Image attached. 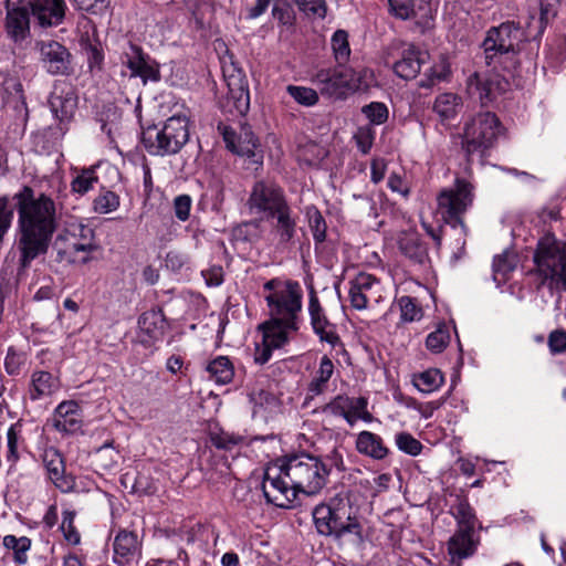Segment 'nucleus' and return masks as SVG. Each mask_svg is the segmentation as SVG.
<instances>
[{
  "label": "nucleus",
  "instance_id": "bf43d9fd",
  "mask_svg": "<svg viewBox=\"0 0 566 566\" xmlns=\"http://www.w3.org/2000/svg\"><path fill=\"white\" fill-rule=\"evenodd\" d=\"M66 232L73 240L82 242H94V230L83 222L71 223L67 227Z\"/></svg>",
  "mask_w": 566,
  "mask_h": 566
},
{
  "label": "nucleus",
  "instance_id": "a211bd4d",
  "mask_svg": "<svg viewBox=\"0 0 566 566\" xmlns=\"http://www.w3.org/2000/svg\"><path fill=\"white\" fill-rule=\"evenodd\" d=\"M43 467L50 481L62 492L73 491L75 480L65 473L63 455L54 447L45 448L41 454Z\"/></svg>",
  "mask_w": 566,
  "mask_h": 566
},
{
  "label": "nucleus",
  "instance_id": "473e14b6",
  "mask_svg": "<svg viewBox=\"0 0 566 566\" xmlns=\"http://www.w3.org/2000/svg\"><path fill=\"white\" fill-rule=\"evenodd\" d=\"M211 379L217 384H229L234 376V367L227 356H218L212 359L206 367Z\"/></svg>",
  "mask_w": 566,
  "mask_h": 566
},
{
  "label": "nucleus",
  "instance_id": "c85d7f7f",
  "mask_svg": "<svg viewBox=\"0 0 566 566\" xmlns=\"http://www.w3.org/2000/svg\"><path fill=\"white\" fill-rule=\"evenodd\" d=\"M356 448L358 452L378 460L384 459L388 453V449L384 446L382 439L370 431H361L358 434Z\"/></svg>",
  "mask_w": 566,
  "mask_h": 566
},
{
  "label": "nucleus",
  "instance_id": "58836bf2",
  "mask_svg": "<svg viewBox=\"0 0 566 566\" xmlns=\"http://www.w3.org/2000/svg\"><path fill=\"white\" fill-rule=\"evenodd\" d=\"M119 196L105 187L101 188L99 192L92 202L93 211L98 214H107L114 212L119 208Z\"/></svg>",
  "mask_w": 566,
  "mask_h": 566
},
{
  "label": "nucleus",
  "instance_id": "6e6d98bb",
  "mask_svg": "<svg viewBox=\"0 0 566 566\" xmlns=\"http://www.w3.org/2000/svg\"><path fill=\"white\" fill-rule=\"evenodd\" d=\"M62 515L61 530L64 538L73 545L78 544L81 536L74 526L75 512L65 510Z\"/></svg>",
  "mask_w": 566,
  "mask_h": 566
},
{
  "label": "nucleus",
  "instance_id": "aec40b11",
  "mask_svg": "<svg viewBox=\"0 0 566 566\" xmlns=\"http://www.w3.org/2000/svg\"><path fill=\"white\" fill-rule=\"evenodd\" d=\"M224 81L228 86V101L233 103L238 114L244 115L250 107V93L245 74L235 73L229 75Z\"/></svg>",
  "mask_w": 566,
  "mask_h": 566
},
{
  "label": "nucleus",
  "instance_id": "0eeeda50",
  "mask_svg": "<svg viewBox=\"0 0 566 566\" xmlns=\"http://www.w3.org/2000/svg\"><path fill=\"white\" fill-rule=\"evenodd\" d=\"M501 132V122L494 113L480 112L470 117L463 125L462 150L468 157L482 156L495 145Z\"/></svg>",
  "mask_w": 566,
  "mask_h": 566
},
{
  "label": "nucleus",
  "instance_id": "2eb2a0df",
  "mask_svg": "<svg viewBox=\"0 0 566 566\" xmlns=\"http://www.w3.org/2000/svg\"><path fill=\"white\" fill-rule=\"evenodd\" d=\"M38 46L43 67L50 74L65 75L72 71V55L60 42L42 41L38 43Z\"/></svg>",
  "mask_w": 566,
  "mask_h": 566
},
{
  "label": "nucleus",
  "instance_id": "6e6552de",
  "mask_svg": "<svg viewBox=\"0 0 566 566\" xmlns=\"http://www.w3.org/2000/svg\"><path fill=\"white\" fill-rule=\"evenodd\" d=\"M189 139L188 118L185 115L169 117L161 129L148 127L143 134V143L151 155L177 154Z\"/></svg>",
  "mask_w": 566,
  "mask_h": 566
},
{
  "label": "nucleus",
  "instance_id": "09e8293b",
  "mask_svg": "<svg viewBox=\"0 0 566 566\" xmlns=\"http://www.w3.org/2000/svg\"><path fill=\"white\" fill-rule=\"evenodd\" d=\"M345 74L348 82L349 94L356 91H366L374 82V75L370 70H361L359 72L345 70Z\"/></svg>",
  "mask_w": 566,
  "mask_h": 566
},
{
  "label": "nucleus",
  "instance_id": "4c0bfd02",
  "mask_svg": "<svg viewBox=\"0 0 566 566\" xmlns=\"http://www.w3.org/2000/svg\"><path fill=\"white\" fill-rule=\"evenodd\" d=\"M164 323L160 311L150 310L140 315L138 327L149 338L157 339L163 334Z\"/></svg>",
  "mask_w": 566,
  "mask_h": 566
},
{
  "label": "nucleus",
  "instance_id": "c756f323",
  "mask_svg": "<svg viewBox=\"0 0 566 566\" xmlns=\"http://www.w3.org/2000/svg\"><path fill=\"white\" fill-rule=\"evenodd\" d=\"M321 94L334 98H345L349 94L345 70L334 71L325 78L321 77Z\"/></svg>",
  "mask_w": 566,
  "mask_h": 566
},
{
  "label": "nucleus",
  "instance_id": "13d9d810",
  "mask_svg": "<svg viewBox=\"0 0 566 566\" xmlns=\"http://www.w3.org/2000/svg\"><path fill=\"white\" fill-rule=\"evenodd\" d=\"M13 209L10 207V201L7 196L0 197V242L9 231L13 220Z\"/></svg>",
  "mask_w": 566,
  "mask_h": 566
},
{
  "label": "nucleus",
  "instance_id": "6ab92c4d",
  "mask_svg": "<svg viewBox=\"0 0 566 566\" xmlns=\"http://www.w3.org/2000/svg\"><path fill=\"white\" fill-rule=\"evenodd\" d=\"M480 544L479 535L475 532L457 530L448 542V552L451 563L461 566V560L472 556Z\"/></svg>",
  "mask_w": 566,
  "mask_h": 566
},
{
  "label": "nucleus",
  "instance_id": "bb28decb",
  "mask_svg": "<svg viewBox=\"0 0 566 566\" xmlns=\"http://www.w3.org/2000/svg\"><path fill=\"white\" fill-rule=\"evenodd\" d=\"M391 12L402 19L431 18V9L424 0H388Z\"/></svg>",
  "mask_w": 566,
  "mask_h": 566
},
{
  "label": "nucleus",
  "instance_id": "338daca9",
  "mask_svg": "<svg viewBox=\"0 0 566 566\" xmlns=\"http://www.w3.org/2000/svg\"><path fill=\"white\" fill-rule=\"evenodd\" d=\"M347 403V397L337 396L332 402L324 407V412L339 415L345 418L346 411H348Z\"/></svg>",
  "mask_w": 566,
  "mask_h": 566
},
{
  "label": "nucleus",
  "instance_id": "5fc2aeb1",
  "mask_svg": "<svg viewBox=\"0 0 566 566\" xmlns=\"http://www.w3.org/2000/svg\"><path fill=\"white\" fill-rule=\"evenodd\" d=\"M289 94L303 106H313L318 101L316 91L310 87L289 85L286 87Z\"/></svg>",
  "mask_w": 566,
  "mask_h": 566
},
{
  "label": "nucleus",
  "instance_id": "1a4fd4ad",
  "mask_svg": "<svg viewBox=\"0 0 566 566\" xmlns=\"http://www.w3.org/2000/svg\"><path fill=\"white\" fill-rule=\"evenodd\" d=\"M523 43L524 33L521 22L505 21L497 27H492L482 43L486 64L491 65L504 54L517 53Z\"/></svg>",
  "mask_w": 566,
  "mask_h": 566
},
{
  "label": "nucleus",
  "instance_id": "5701e85b",
  "mask_svg": "<svg viewBox=\"0 0 566 566\" xmlns=\"http://www.w3.org/2000/svg\"><path fill=\"white\" fill-rule=\"evenodd\" d=\"M113 547L114 562L124 566L139 554L140 544L134 532L123 530L116 535Z\"/></svg>",
  "mask_w": 566,
  "mask_h": 566
},
{
  "label": "nucleus",
  "instance_id": "79ce46f5",
  "mask_svg": "<svg viewBox=\"0 0 566 566\" xmlns=\"http://www.w3.org/2000/svg\"><path fill=\"white\" fill-rule=\"evenodd\" d=\"M120 455L112 442H106L94 453V463L102 470H112L118 464Z\"/></svg>",
  "mask_w": 566,
  "mask_h": 566
},
{
  "label": "nucleus",
  "instance_id": "c03bdc74",
  "mask_svg": "<svg viewBox=\"0 0 566 566\" xmlns=\"http://www.w3.org/2000/svg\"><path fill=\"white\" fill-rule=\"evenodd\" d=\"M21 439V426L13 423L7 431V454L6 460L9 463V471L13 470L20 459L18 451L19 441Z\"/></svg>",
  "mask_w": 566,
  "mask_h": 566
},
{
  "label": "nucleus",
  "instance_id": "3c124183",
  "mask_svg": "<svg viewBox=\"0 0 566 566\" xmlns=\"http://www.w3.org/2000/svg\"><path fill=\"white\" fill-rule=\"evenodd\" d=\"M450 343V332L448 326L440 325L431 332L426 338V347L432 353H441Z\"/></svg>",
  "mask_w": 566,
  "mask_h": 566
},
{
  "label": "nucleus",
  "instance_id": "ddd939ff",
  "mask_svg": "<svg viewBox=\"0 0 566 566\" xmlns=\"http://www.w3.org/2000/svg\"><path fill=\"white\" fill-rule=\"evenodd\" d=\"M349 285V302L355 310H365L371 303H379L382 297L380 281L371 274L358 273Z\"/></svg>",
  "mask_w": 566,
  "mask_h": 566
},
{
  "label": "nucleus",
  "instance_id": "4be33fe9",
  "mask_svg": "<svg viewBox=\"0 0 566 566\" xmlns=\"http://www.w3.org/2000/svg\"><path fill=\"white\" fill-rule=\"evenodd\" d=\"M78 405L73 401H62L55 409L54 428L60 432L74 433L81 429Z\"/></svg>",
  "mask_w": 566,
  "mask_h": 566
},
{
  "label": "nucleus",
  "instance_id": "4468645a",
  "mask_svg": "<svg viewBox=\"0 0 566 566\" xmlns=\"http://www.w3.org/2000/svg\"><path fill=\"white\" fill-rule=\"evenodd\" d=\"M75 87L66 81H55L50 92L48 104L55 118L61 123L69 122L77 108Z\"/></svg>",
  "mask_w": 566,
  "mask_h": 566
},
{
  "label": "nucleus",
  "instance_id": "f8f14e48",
  "mask_svg": "<svg viewBox=\"0 0 566 566\" xmlns=\"http://www.w3.org/2000/svg\"><path fill=\"white\" fill-rule=\"evenodd\" d=\"M120 60L130 71V76L139 77L144 84L158 83L161 80L160 64L137 44L129 42Z\"/></svg>",
  "mask_w": 566,
  "mask_h": 566
},
{
  "label": "nucleus",
  "instance_id": "f257e3e1",
  "mask_svg": "<svg viewBox=\"0 0 566 566\" xmlns=\"http://www.w3.org/2000/svg\"><path fill=\"white\" fill-rule=\"evenodd\" d=\"M13 200L17 201L20 231L19 263L25 270L39 255L46 253L56 228V209L51 197L44 193L35 197L34 190L29 186H23L13 196Z\"/></svg>",
  "mask_w": 566,
  "mask_h": 566
},
{
  "label": "nucleus",
  "instance_id": "de8ad7c7",
  "mask_svg": "<svg viewBox=\"0 0 566 566\" xmlns=\"http://www.w3.org/2000/svg\"><path fill=\"white\" fill-rule=\"evenodd\" d=\"M517 265L516 255L505 251L493 260V272L495 280H505L507 274L515 270Z\"/></svg>",
  "mask_w": 566,
  "mask_h": 566
},
{
  "label": "nucleus",
  "instance_id": "393cba45",
  "mask_svg": "<svg viewBox=\"0 0 566 566\" xmlns=\"http://www.w3.org/2000/svg\"><path fill=\"white\" fill-rule=\"evenodd\" d=\"M426 56L427 53L410 46L402 52L401 57L394 64V72L401 78L412 80L419 74Z\"/></svg>",
  "mask_w": 566,
  "mask_h": 566
},
{
  "label": "nucleus",
  "instance_id": "8fccbe9b",
  "mask_svg": "<svg viewBox=\"0 0 566 566\" xmlns=\"http://www.w3.org/2000/svg\"><path fill=\"white\" fill-rule=\"evenodd\" d=\"M400 310V319L405 323L419 321L422 317V308L417 303L416 298L403 295L397 300Z\"/></svg>",
  "mask_w": 566,
  "mask_h": 566
},
{
  "label": "nucleus",
  "instance_id": "9b49d317",
  "mask_svg": "<svg viewBox=\"0 0 566 566\" xmlns=\"http://www.w3.org/2000/svg\"><path fill=\"white\" fill-rule=\"evenodd\" d=\"M323 510L326 514L321 516V534L339 537L349 533L361 539L360 525L350 520L345 497L337 494L326 506L321 503V514Z\"/></svg>",
  "mask_w": 566,
  "mask_h": 566
},
{
  "label": "nucleus",
  "instance_id": "c9c22d12",
  "mask_svg": "<svg viewBox=\"0 0 566 566\" xmlns=\"http://www.w3.org/2000/svg\"><path fill=\"white\" fill-rule=\"evenodd\" d=\"M415 387L424 394H431L438 390L444 382L442 373L437 368H429L413 376Z\"/></svg>",
  "mask_w": 566,
  "mask_h": 566
},
{
  "label": "nucleus",
  "instance_id": "4d7b16f0",
  "mask_svg": "<svg viewBox=\"0 0 566 566\" xmlns=\"http://www.w3.org/2000/svg\"><path fill=\"white\" fill-rule=\"evenodd\" d=\"M363 114L375 125H381L388 119V108L384 103L373 102L365 105Z\"/></svg>",
  "mask_w": 566,
  "mask_h": 566
},
{
  "label": "nucleus",
  "instance_id": "f3484780",
  "mask_svg": "<svg viewBox=\"0 0 566 566\" xmlns=\"http://www.w3.org/2000/svg\"><path fill=\"white\" fill-rule=\"evenodd\" d=\"M326 346L329 347V353L325 354L321 360V384L327 381L333 375L334 365L332 359L339 355H346L344 345L334 327L321 317V350H324Z\"/></svg>",
  "mask_w": 566,
  "mask_h": 566
},
{
  "label": "nucleus",
  "instance_id": "ea45409f",
  "mask_svg": "<svg viewBox=\"0 0 566 566\" xmlns=\"http://www.w3.org/2000/svg\"><path fill=\"white\" fill-rule=\"evenodd\" d=\"M3 546L13 552V560L19 565L28 562V552L31 548V539L27 536L17 537L14 535H6L3 537Z\"/></svg>",
  "mask_w": 566,
  "mask_h": 566
},
{
  "label": "nucleus",
  "instance_id": "052dcab7",
  "mask_svg": "<svg viewBox=\"0 0 566 566\" xmlns=\"http://www.w3.org/2000/svg\"><path fill=\"white\" fill-rule=\"evenodd\" d=\"M191 197L188 195L177 196L174 200L175 214L178 220L186 221L190 216Z\"/></svg>",
  "mask_w": 566,
  "mask_h": 566
},
{
  "label": "nucleus",
  "instance_id": "49530a36",
  "mask_svg": "<svg viewBox=\"0 0 566 566\" xmlns=\"http://www.w3.org/2000/svg\"><path fill=\"white\" fill-rule=\"evenodd\" d=\"M331 46L337 63L344 64L348 61L350 55V48L348 42V33L345 30H337L333 34Z\"/></svg>",
  "mask_w": 566,
  "mask_h": 566
},
{
  "label": "nucleus",
  "instance_id": "423d86ee",
  "mask_svg": "<svg viewBox=\"0 0 566 566\" xmlns=\"http://www.w3.org/2000/svg\"><path fill=\"white\" fill-rule=\"evenodd\" d=\"M252 212L262 213L266 218H276V230L281 241L287 242L294 234V221L290 217V208L283 190L271 180L256 181L248 200Z\"/></svg>",
  "mask_w": 566,
  "mask_h": 566
},
{
  "label": "nucleus",
  "instance_id": "412c9836",
  "mask_svg": "<svg viewBox=\"0 0 566 566\" xmlns=\"http://www.w3.org/2000/svg\"><path fill=\"white\" fill-rule=\"evenodd\" d=\"M59 388L57 377L46 370H34L30 377L28 396L32 401H38L52 396Z\"/></svg>",
  "mask_w": 566,
  "mask_h": 566
},
{
  "label": "nucleus",
  "instance_id": "a19ab883",
  "mask_svg": "<svg viewBox=\"0 0 566 566\" xmlns=\"http://www.w3.org/2000/svg\"><path fill=\"white\" fill-rule=\"evenodd\" d=\"M347 407L348 411H346L345 419L346 421L353 426L358 419H361L366 422L371 421L373 416L367 410L368 401L364 397L358 398H348L347 397Z\"/></svg>",
  "mask_w": 566,
  "mask_h": 566
},
{
  "label": "nucleus",
  "instance_id": "39448f33",
  "mask_svg": "<svg viewBox=\"0 0 566 566\" xmlns=\"http://www.w3.org/2000/svg\"><path fill=\"white\" fill-rule=\"evenodd\" d=\"M263 291L270 321L262 326L277 327L284 334L295 329V319L302 307L298 284L273 279L263 285Z\"/></svg>",
  "mask_w": 566,
  "mask_h": 566
},
{
  "label": "nucleus",
  "instance_id": "0e129e2a",
  "mask_svg": "<svg viewBox=\"0 0 566 566\" xmlns=\"http://www.w3.org/2000/svg\"><path fill=\"white\" fill-rule=\"evenodd\" d=\"M548 347L553 354L566 352V332L562 329L553 331L548 336Z\"/></svg>",
  "mask_w": 566,
  "mask_h": 566
},
{
  "label": "nucleus",
  "instance_id": "20e7f679",
  "mask_svg": "<svg viewBox=\"0 0 566 566\" xmlns=\"http://www.w3.org/2000/svg\"><path fill=\"white\" fill-rule=\"evenodd\" d=\"M533 262L538 285L560 297L566 292V240L546 233L536 244Z\"/></svg>",
  "mask_w": 566,
  "mask_h": 566
},
{
  "label": "nucleus",
  "instance_id": "680f3d73",
  "mask_svg": "<svg viewBox=\"0 0 566 566\" xmlns=\"http://www.w3.org/2000/svg\"><path fill=\"white\" fill-rule=\"evenodd\" d=\"M23 363H24V356L22 354H18L12 348H9L6 359H4L6 371L11 376L19 375L21 365Z\"/></svg>",
  "mask_w": 566,
  "mask_h": 566
},
{
  "label": "nucleus",
  "instance_id": "9d476101",
  "mask_svg": "<svg viewBox=\"0 0 566 566\" xmlns=\"http://www.w3.org/2000/svg\"><path fill=\"white\" fill-rule=\"evenodd\" d=\"M473 185L460 178L452 187L442 189L437 197L438 212L442 219L453 227L460 224L464 228L462 216L473 203Z\"/></svg>",
  "mask_w": 566,
  "mask_h": 566
},
{
  "label": "nucleus",
  "instance_id": "7ed1b4c3",
  "mask_svg": "<svg viewBox=\"0 0 566 566\" xmlns=\"http://www.w3.org/2000/svg\"><path fill=\"white\" fill-rule=\"evenodd\" d=\"M64 0H6L4 31L14 43L30 36L31 17L41 28L57 27L65 19Z\"/></svg>",
  "mask_w": 566,
  "mask_h": 566
},
{
  "label": "nucleus",
  "instance_id": "f03ea898",
  "mask_svg": "<svg viewBox=\"0 0 566 566\" xmlns=\"http://www.w3.org/2000/svg\"><path fill=\"white\" fill-rule=\"evenodd\" d=\"M318 458L302 453L286 455L270 463L264 471L263 494L269 503L289 507L297 493L318 492Z\"/></svg>",
  "mask_w": 566,
  "mask_h": 566
},
{
  "label": "nucleus",
  "instance_id": "2f4dec72",
  "mask_svg": "<svg viewBox=\"0 0 566 566\" xmlns=\"http://www.w3.org/2000/svg\"><path fill=\"white\" fill-rule=\"evenodd\" d=\"M551 19L552 17L544 14L541 10L539 13L536 11L530 12L523 22L520 21L524 33V42L539 39Z\"/></svg>",
  "mask_w": 566,
  "mask_h": 566
},
{
  "label": "nucleus",
  "instance_id": "72a5a7b5",
  "mask_svg": "<svg viewBox=\"0 0 566 566\" xmlns=\"http://www.w3.org/2000/svg\"><path fill=\"white\" fill-rule=\"evenodd\" d=\"M461 105V97L453 93H443L436 97L433 111L441 119L448 120L457 116Z\"/></svg>",
  "mask_w": 566,
  "mask_h": 566
},
{
  "label": "nucleus",
  "instance_id": "603ef678",
  "mask_svg": "<svg viewBox=\"0 0 566 566\" xmlns=\"http://www.w3.org/2000/svg\"><path fill=\"white\" fill-rule=\"evenodd\" d=\"M212 446L217 449L232 451L237 446L243 443V437L226 431H220L210 434Z\"/></svg>",
  "mask_w": 566,
  "mask_h": 566
},
{
  "label": "nucleus",
  "instance_id": "774afa93",
  "mask_svg": "<svg viewBox=\"0 0 566 566\" xmlns=\"http://www.w3.org/2000/svg\"><path fill=\"white\" fill-rule=\"evenodd\" d=\"M388 187L391 191L398 192L403 197L409 195V187L406 181L401 178V176L397 174H391L388 178Z\"/></svg>",
  "mask_w": 566,
  "mask_h": 566
},
{
  "label": "nucleus",
  "instance_id": "a878e982",
  "mask_svg": "<svg viewBox=\"0 0 566 566\" xmlns=\"http://www.w3.org/2000/svg\"><path fill=\"white\" fill-rule=\"evenodd\" d=\"M400 252L415 263L423 264L428 259V248L415 231L401 232L398 239Z\"/></svg>",
  "mask_w": 566,
  "mask_h": 566
},
{
  "label": "nucleus",
  "instance_id": "37998d69",
  "mask_svg": "<svg viewBox=\"0 0 566 566\" xmlns=\"http://www.w3.org/2000/svg\"><path fill=\"white\" fill-rule=\"evenodd\" d=\"M97 181L98 176L94 168H83L73 178L71 189L73 192L83 196L92 190Z\"/></svg>",
  "mask_w": 566,
  "mask_h": 566
},
{
  "label": "nucleus",
  "instance_id": "e433bc0d",
  "mask_svg": "<svg viewBox=\"0 0 566 566\" xmlns=\"http://www.w3.org/2000/svg\"><path fill=\"white\" fill-rule=\"evenodd\" d=\"M96 249L94 242H82L73 240L70 242L69 248L64 251H59L61 260L67 262L86 263L90 261V254Z\"/></svg>",
  "mask_w": 566,
  "mask_h": 566
},
{
  "label": "nucleus",
  "instance_id": "69168bd1",
  "mask_svg": "<svg viewBox=\"0 0 566 566\" xmlns=\"http://www.w3.org/2000/svg\"><path fill=\"white\" fill-rule=\"evenodd\" d=\"M355 140L358 149L363 154H367L373 146L374 134L369 128H359V130L355 135Z\"/></svg>",
  "mask_w": 566,
  "mask_h": 566
},
{
  "label": "nucleus",
  "instance_id": "864d4df0",
  "mask_svg": "<svg viewBox=\"0 0 566 566\" xmlns=\"http://www.w3.org/2000/svg\"><path fill=\"white\" fill-rule=\"evenodd\" d=\"M395 440L398 449L411 457H416L422 451V443L408 432L397 433Z\"/></svg>",
  "mask_w": 566,
  "mask_h": 566
},
{
  "label": "nucleus",
  "instance_id": "a18cd8bd",
  "mask_svg": "<svg viewBox=\"0 0 566 566\" xmlns=\"http://www.w3.org/2000/svg\"><path fill=\"white\" fill-rule=\"evenodd\" d=\"M296 158L301 165L313 167L318 158V146L314 140H306L305 137L298 139L296 148Z\"/></svg>",
  "mask_w": 566,
  "mask_h": 566
},
{
  "label": "nucleus",
  "instance_id": "cd10ccee",
  "mask_svg": "<svg viewBox=\"0 0 566 566\" xmlns=\"http://www.w3.org/2000/svg\"><path fill=\"white\" fill-rule=\"evenodd\" d=\"M263 329V347L258 349L254 360L263 365L269 361L272 350L282 347L287 342V334L277 327H264Z\"/></svg>",
  "mask_w": 566,
  "mask_h": 566
},
{
  "label": "nucleus",
  "instance_id": "e2e57ef3",
  "mask_svg": "<svg viewBox=\"0 0 566 566\" xmlns=\"http://www.w3.org/2000/svg\"><path fill=\"white\" fill-rule=\"evenodd\" d=\"M342 465V454L335 449H333L332 453L326 455L324 460H321V470H323L326 474H331L334 470L336 472H340Z\"/></svg>",
  "mask_w": 566,
  "mask_h": 566
},
{
  "label": "nucleus",
  "instance_id": "f704fd0d",
  "mask_svg": "<svg viewBox=\"0 0 566 566\" xmlns=\"http://www.w3.org/2000/svg\"><path fill=\"white\" fill-rule=\"evenodd\" d=\"M250 401L253 403V413L258 415L262 411L272 413L279 408L277 397L263 388H254L249 394Z\"/></svg>",
  "mask_w": 566,
  "mask_h": 566
},
{
  "label": "nucleus",
  "instance_id": "dca6fc26",
  "mask_svg": "<svg viewBox=\"0 0 566 566\" xmlns=\"http://www.w3.org/2000/svg\"><path fill=\"white\" fill-rule=\"evenodd\" d=\"M509 87V82L499 73H474L469 78V90L479 94L482 105L495 102Z\"/></svg>",
  "mask_w": 566,
  "mask_h": 566
},
{
  "label": "nucleus",
  "instance_id": "7c9ffc66",
  "mask_svg": "<svg viewBox=\"0 0 566 566\" xmlns=\"http://www.w3.org/2000/svg\"><path fill=\"white\" fill-rule=\"evenodd\" d=\"M451 513L457 521L458 530L475 532L478 518L465 497H458L457 503L451 507Z\"/></svg>",
  "mask_w": 566,
  "mask_h": 566
},
{
  "label": "nucleus",
  "instance_id": "b1692460",
  "mask_svg": "<svg viewBox=\"0 0 566 566\" xmlns=\"http://www.w3.org/2000/svg\"><path fill=\"white\" fill-rule=\"evenodd\" d=\"M223 139L231 151L241 156H254V151L259 146L258 138L254 136L251 128L245 126L241 128L238 136L233 130L226 128Z\"/></svg>",
  "mask_w": 566,
  "mask_h": 566
}]
</instances>
